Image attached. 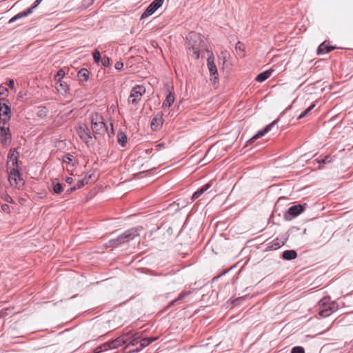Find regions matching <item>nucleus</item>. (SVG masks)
<instances>
[{
  "label": "nucleus",
  "mask_w": 353,
  "mask_h": 353,
  "mask_svg": "<svg viewBox=\"0 0 353 353\" xmlns=\"http://www.w3.org/2000/svg\"><path fill=\"white\" fill-rule=\"evenodd\" d=\"M203 43V41L201 37L196 33L191 32L186 37L187 52L192 59L197 60L199 59L200 50Z\"/></svg>",
  "instance_id": "f257e3e1"
},
{
  "label": "nucleus",
  "mask_w": 353,
  "mask_h": 353,
  "mask_svg": "<svg viewBox=\"0 0 353 353\" xmlns=\"http://www.w3.org/2000/svg\"><path fill=\"white\" fill-rule=\"evenodd\" d=\"M139 235L137 229L131 228L125 231L115 239H110L109 246L118 247L122 244L130 242Z\"/></svg>",
  "instance_id": "f03ea898"
},
{
  "label": "nucleus",
  "mask_w": 353,
  "mask_h": 353,
  "mask_svg": "<svg viewBox=\"0 0 353 353\" xmlns=\"http://www.w3.org/2000/svg\"><path fill=\"white\" fill-rule=\"evenodd\" d=\"M92 130L96 134H103L108 130V125L104 122L103 117L99 113L91 116Z\"/></svg>",
  "instance_id": "7ed1b4c3"
},
{
  "label": "nucleus",
  "mask_w": 353,
  "mask_h": 353,
  "mask_svg": "<svg viewBox=\"0 0 353 353\" xmlns=\"http://www.w3.org/2000/svg\"><path fill=\"white\" fill-rule=\"evenodd\" d=\"M8 181L10 185L14 186L17 189H21L25 184V181L21 177V174L18 168L10 169Z\"/></svg>",
  "instance_id": "20e7f679"
},
{
  "label": "nucleus",
  "mask_w": 353,
  "mask_h": 353,
  "mask_svg": "<svg viewBox=\"0 0 353 353\" xmlns=\"http://www.w3.org/2000/svg\"><path fill=\"white\" fill-rule=\"evenodd\" d=\"M336 310L335 303H328L326 299H323L319 301V314L322 317L330 316L334 311Z\"/></svg>",
  "instance_id": "39448f33"
},
{
  "label": "nucleus",
  "mask_w": 353,
  "mask_h": 353,
  "mask_svg": "<svg viewBox=\"0 0 353 353\" xmlns=\"http://www.w3.org/2000/svg\"><path fill=\"white\" fill-rule=\"evenodd\" d=\"M145 93V88L143 85H136L134 86L128 98V103L132 105H137L141 101L142 96Z\"/></svg>",
  "instance_id": "423d86ee"
},
{
  "label": "nucleus",
  "mask_w": 353,
  "mask_h": 353,
  "mask_svg": "<svg viewBox=\"0 0 353 353\" xmlns=\"http://www.w3.org/2000/svg\"><path fill=\"white\" fill-rule=\"evenodd\" d=\"M164 0H154L141 14V19H145L154 13L163 3Z\"/></svg>",
  "instance_id": "0eeeda50"
},
{
  "label": "nucleus",
  "mask_w": 353,
  "mask_h": 353,
  "mask_svg": "<svg viewBox=\"0 0 353 353\" xmlns=\"http://www.w3.org/2000/svg\"><path fill=\"white\" fill-rule=\"evenodd\" d=\"M11 111L10 107L0 101V123L5 125L10 119Z\"/></svg>",
  "instance_id": "6e6552de"
},
{
  "label": "nucleus",
  "mask_w": 353,
  "mask_h": 353,
  "mask_svg": "<svg viewBox=\"0 0 353 353\" xmlns=\"http://www.w3.org/2000/svg\"><path fill=\"white\" fill-rule=\"evenodd\" d=\"M10 141L11 134L9 128L5 125L0 126V143L4 146H8Z\"/></svg>",
  "instance_id": "1a4fd4ad"
},
{
  "label": "nucleus",
  "mask_w": 353,
  "mask_h": 353,
  "mask_svg": "<svg viewBox=\"0 0 353 353\" xmlns=\"http://www.w3.org/2000/svg\"><path fill=\"white\" fill-rule=\"evenodd\" d=\"M207 65L210 71V76L212 77L211 81L213 83H216L218 81L217 68L214 61V57H210L207 59Z\"/></svg>",
  "instance_id": "9d476101"
},
{
  "label": "nucleus",
  "mask_w": 353,
  "mask_h": 353,
  "mask_svg": "<svg viewBox=\"0 0 353 353\" xmlns=\"http://www.w3.org/2000/svg\"><path fill=\"white\" fill-rule=\"evenodd\" d=\"M78 134L80 139L87 145H88L90 139H92V137L91 135V132L88 126H80L77 130Z\"/></svg>",
  "instance_id": "9b49d317"
},
{
  "label": "nucleus",
  "mask_w": 353,
  "mask_h": 353,
  "mask_svg": "<svg viewBox=\"0 0 353 353\" xmlns=\"http://www.w3.org/2000/svg\"><path fill=\"white\" fill-rule=\"evenodd\" d=\"M305 206L306 203L292 205L288 208L287 214L292 217H296L305 210Z\"/></svg>",
  "instance_id": "f8f14e48"
},
{
  "label": "nucleus",
  "mask_w": 353,
  "mask_h": 353,
  "mask_svg": "<svg viewBox=\"0 0 353 353\" xmlns=\"http://www.w3.org/2000/svg\"><path fill=\"white\" fill-rule=\"evenodd\" d=\"M55 88L63 96H67L70 93L69 85L63 80L55 82Z\"/></svg>",
  "instance_id": "ddd939ff"
},
{
  "label": "nucleus",
  "mask_w": 353,
  "mask_h": 353,
  "mask_svg": "<svg viewBox=\"0 0 353 353\" xmlns=\"http://www.w3.org/2000/svg\"><path fill=\"white\" fill-rule=\"evenodd\" d=\"M278 122V119L272 121L271 123L267 125L263 130H259L254 136H253L248 142L252 143L254 140L262 137L266 133L270 132L273 126Z\"/></svg>",
  "instance_id": "4468645a"
},
{
  "label": "nucleus",
  "mask_w": 353,
  "mask_h": 353,
  "mask_svg": "<svg viewBox=\"0 0 353 353\" xmlns=\"http://www.w3.org/2000/svg\"><path fill=\"white\" fill-rule=\"evenodd\" d=\"M212 181L208 182L203 186H202L201 188L198 189L192 196V200H196L198 199L201 194H203L204 192H205L208 190H209L212 186Z\"/></svg>",
  "instance_id": "2eb2a0df"
},
{
  "label": "nucleus",
  "mask_w": 353,
  "mask_h": 353,
  "mask_svg": "<svg viewBox=\"0 0 353 353\" xmlns=\"http://www.w3.org/2000/svg\"><path fill=\"white\" fill-rule=\"evenodd\" d=\"M284 244V241L276 238L268 244L267 250H276L282 247Z\"/></svg>",
  "instance_id": "dca6fc26"
},
{
  "label": "nucleus",
  "mask_w": 353,
  "mask_h": 353,
  "mask_svg": "<svg viewBox=\"0 0 353 353\" xmlns=\"http://www.w3.org/2000/svg\"><path fill=\"white\" fill-rule=\"evenodd\" d=\"M175 98L174 96V93L172 92V91L169 90L168 94L166 96L165 99L163 102L162 108H166L170 107L173 103L174 102Z\"/></svg>",
  "instance_id": "f3484780"
},
{
  "label": "nucleus",
  "mask_w": 353,
  "mask_h": 353,
  "mask_svg": "<svg viewBox=\"0 0 353 353\" xmlns=\"http://www.w3.org/2000/svg\"><path fill=\"white\" fill-rule=\"evenodd\" d=\"M157 339V337H148V338H143L140 341V347L137 348L135 350H133V352H139L140 350L143 349V347L148 346L153 341H156Z\"/></svg>",
  "instance_id": "a211bd4d"
},
{
  "label": "nucleus",
  "mask_w": 353,
  "mask_h": 353,
  "mask_svg": "<svg viewBox=\"0 0 353 353\" xmlns=\"http://www.w3.org/2000/svg\"><path fill=\"white\" fill-rule=\"evenodd\" d=\"M297 257V253L294 250H288L283 252L282 258L287 261L295 259Z\"/></svg>",
  "instance_id": "6ab92c4d"
},
{
  "label": "nucleus",
  "mask_w": 353,
  "mask_h": 353,
  "mask_svg": "<svg viewBox=\"0 0 353 353\" xmlns=\"http://www.w3.org/2000/svg\"><path fill=\"white\" fill-rule=\"evenodd\" d=\"M117 139L118 143L121 147L123 148L126 145L128 138H127L126 134L122 130H119L117 132Z\"/></svg>",
  "instance_id": "aec40b11"
},
{
  "label": "nucleus",
  "mask_w": 353,
  "mask_h": 353,
  "mask_svg": "<svg viewBox=\"0 0 353 353\" xmlns=\"http://www.w3.org/2000/svg\"><path fill=\"white\" fill-rule=\"evenodd\" d=\"M90 72L86 68H81L77 73L80 81L86 82L89 79Z\"/></svg>",
  "instance_id": "412c9836"
},
{
  "label": "nucleus",
  "mask_w": 353,
  "mask_h": 353,
  "mask_svg": "<svg viewBox=\"0 0 353 353\" xmlns=\"http://www.w3.org/2000/svg\"><path fill=\"white\" fill-rule=\"evenodd\" d=\"M272 72V70H270L263 71L256 76L255 80L258 82H263L270 77Z\"/></svg>",
  "instance_id": "4be33fe9"
},
{
  "label": "nucleus",
  "mask_w": 353,
  "mask_h": 353,
  "mask_svg": "<svg viewBox=\"0 0 353 353\" xmlns=\"http://www.w3.org/2000/svg\"><path fill=\"white\" fill-rule=\"evenodd\" d=\"M335 48L332 46H325V43H322L319 45L317 49V54H324L326 53L330 52L332 50H334Z\"/></svg>",
  "instance_id": "5701e85b"
},
{
  "label": "nucleus",
  "mask_w": 353,
  "mask_h": 353,
  "mask_svg": "<svg viewBox=\"0 0 353 353\" xmlns=\"http://www.w3.org/2000/svg\"><path fill=\"white\" fill-rule=\"evenodd\" d=\"M151 127L152 129H157L158 127L162 125L163 124V118L162 115H156L154 117L151 121Z\"/></svg>",
  "instance_id": "b1692460"
},
{
  "label": "nucleus",
  "mask_w": 353,
  "mask_h": 353,
  "mask_svg": "<svg viewBox=\"0 0 353 353\" xmlns=\"http://www.w3.org/2000/svg\"><path fill=\"white\" fill-rule=\"evenodd\" d=\"M235 50L239 57L243 58L245 57V46L243 43L238 41L235 46Z\"/></svg>",
  "instance_id": "393cba45"
},
{
  "label": "nucleus",
  "mask_w": 353,
  "mask_h": 353,
  "mask_svg": "<svg viewBox=\"0 0 353 353\" xmlns=\"http://www.w3.org/2000/svg\"><path fill=\"white\" fill-rule=\"evenodd\" d=\"M29 14H30V10H25L23 12H21L17 14L16 15H14L13 17H12L9 20V23H12L16 21L17 20H18L19 19H21L23 17L28 16Z\"/></svg>",
  "instance_id": "a878e982"
},
{
  "label": "nucleus",
  "mask_w": 353,
  "mask_h": 353,
  "mask_svg": "<svg viewBox=\"0 0 353 353\" xmlns=\"http://www.w3.org/2000/svg\"><path fill=\"white\" fill-rule=\"evenodd\" d=\"M190 294V291H183L179 295V296L175 299L174 300L172 301L168 305V307H170L171 306H172L174 304H175L176 303L179 302V301H181L183 300V299H185L186 296H188L189 294Z\"/></svg>",
  "instance_id": "bb28decb"
},
{
  "label": "nucleus",
  "mask_w": 353,
  "mask_h": 353,
  "mask_svg": "<svg viewBox=\"0 0 353 353\" xmlns=\"http://www.w3.org/2000/svg\"><path fill=\"white\" fill-rule=\"evenodd\" d=\"M317 163L319 164V168H323L322 164L330 163L333 161V158L330 155H327L324 158L319 159H316Z\"/></svg>",
  "instance_id": "cd10ccee"
},
{
  "label": "nucleus",
  "mask_w": 353,
  "mask_h": 353,
  "mask_svg": "<svg viewBox=\"0 0 353 353\" xmlns=\"http://www.w3.org/2000/svg\"><path fill=\"white\" fill-rule=\"evenodd\" d=\"M123 345H124V341H123V338H120V336L110 341V345L112 346V350L117 349Z\"/></svg>",
  "instance_id": "c85d7f7f"
},
{
  "label": "nucleus",
  "mask_w": 353,
  "mask_h": 353,
  "mask_svg": "<svg viewBox=\"0 0 353 353\" xmlns=\"http://www.w3.org/2000/svg\"><path fill=\"white\" fill-rule=\"evenodd\" d=\"M65 75V72L63 70V69L61 68V69L59 70L58 72H57V74L54 75V81L55 82L62 81L63 79L64 78Z\"/></svg>",
  "instance_id": "c756f323"
},
{
  "label": "nucleus",
  "mask_w": 353,
  "mask_h": 353,
  "mask_svg": "<svg viewBox=\"0 0 353 353\" xmlns=\"http://www.w3.org/2000/svg\"><path fill=\"white\" fill-rule=\"evenodd\" d=\"M16 156L19 157V153L17 151V150L15 148L10 149L8 154V161L7 163V165H9L10 161H12L14 158H15Z\"/></svg>",
  "instance_id": "7c9ffc66"
},
{
  "label": "nucleus",
  "mask_w": 353,
  "mask_h": 353,
  "mask_svg": "<svg viewBox=\"0 0 353 353\" xmlns=\"http://www.w3.org/2000/svg\"><path fill=\"white\" fill-rule=\"evenodd\" d=\"M315 107V104H312L310 106H309L306 110H305L298 117L297 119H301L302 118L307 116L311 110Z\"/></svg>",
  "instance_id": "2f4dec72"
},
{
  "label": "nucleus",
  "mask_w": 353,
  "mask_h": 353,
  "mask_svg": "<svg viewBox=\"0 0 353 353\" xmlns=\"http://www.w3.org/2000/svg\"><path fill=\"white\" fill-rule=\"evenodd\" d=\"M63 190L62 185L60 183L52 182V190L55 194H59Z\"/></svg>",
  "instance_id": "473e14b6"
},
{
  "label": "nucleus",
  "mask_w": 353,
  "mask_h": 353,
  "mask_svg": "<svg viewBox=\"0 0 353 353\" xmlns=\"http://www.w3.org/2000/svg\"><path fill=\"white\" fill-rule=\"evenodd\" d=\"M133 337V334L131 332H128L121 336L120 338H123V341H124V344L128 345V342L130 341L131 338Z\"/></svg>",
  "instance_id": "72a5a7b5"
},
{
  "label": "nucleus",
  "mask_w": 353,
  "mask_h": 353,
  "mask_svg": "<svg viewBox=\"0 0 353 353\" xmlns=\"http://www.w3.org/2000/svg\"><path fill=\"white\" fill-rule=\"evenodd\" d=\"M92 56L94 62L99 63L101 59L100 52L97 49H95L92 53Z\"/></svg>",
  "instance_id": "f704fd0d"
},
{
  "label": "nucleus",
  "mask_w": 353,
  "mask_h": 353,
  "mask_svg": "<svg viewBox=\"0 0 353 353\" xmlns=\"http://www.w3.org/2000/svg\"><path fill=\"white\" fill-rule=\"evenodd\" d=\"M291 353H305V350L301 346H295L292 347Z\"/></svg>",
  "instance_id": "c9c22d12"
},
{
  "label": "nucleus",
  "mask_w": 353,
  "mask_h": 353,
  "mask_svg": "<svg viewBox=\"0 0 353 353\" xmlns=\"http://www.w3.org/2000/svg\"><path fill=\"white\" fill-rule=\"evenodd\" d=\"M1 198L6 202L8 203H14V201L13 199H12V197L8 194L7 193H4L2 194L1 196Z\"/></svg>",
  "instance_id": "e433bc0d"
},
{
  "label": "nucleus",
  "mask_w": 353,
  "mask_h": 353,
  "mask_svg": "<svg viewBox=\"0 0 353 353\" xmlns=\"http://www.w3.org/2000/svg\"><path fill=\"white\" fill-rule=\"evenodd\" d=\"M138 339L136 338H131L130 341L128 342V345H126L125 348L130 347V346H134L139 343Z\"/></svg>",
  "instance_id": "4c0bfd02"
},
{
  "label": "nucleus",
  "mask_w": 353,
  "mask_h": 353,
  "mask_svg": "<svg viewBox=\"0 0 353 353\" xmlns=\"http://www.w3.org/2000/svg\"><path fill=\"white\" fill-rule=\"evenodd\" d=\"M102 65L104 67H108L110 65V59L108 57L104 56L101 59Z\"/></svg>",
  "instance_id": "58836bf2"
},
{
  "label": "nucleus",
  "mask_w": 353,
  "mask_h": 353,
  "mask_svg": "<svg viewBox=\"0 0 353 353\" xmlns=\"http://www.w3.org/2000/svg\"><path fill=\"white\" fill-rule=\"evenodd\" d=\"M85 185L84 179H81L77 181V183L74 185L75 188L77 189L81 188Z\"/></svg>",
  "instance_id": "ea45409f"
},
{
  "label": "nucleus",
  "mask_w": 353,
  "mask_h": 353,
  "mask_svg": "<svg viewBox=\"0 0 353 353\" xmlns=\"http://www.w3.org/2000/svg\"><path fill=\"white\" fill-rule=\"evenodd\" d=\"M110 128L108 127V130H105V132L108 133V136L110 137L112 135L114 134V128H113V124L112 123H110Z\"/></svg>",
  "instance_id": "a19ab883"
},
{
  "label": "nucleus",
  "mask_w": 353,
  "mask_h": 353,
  "mask_svg": "<svg viewBox=\"0 0 353 353\" xmlns=\"http://www.w3.org/2000/svg\"><path fill=\"white\" fill-rule=\"evenodd\" d=\"M104 351L108 350H112V346L110 345V341L106 342L101 345Z\"/></svg>",
  "instance_id": "79ce46f5"
},
{
  "label": "nucleus",
  "mask_w": 353,
  "mask_h": 353,
  "mask_svg": "<svg viewBox=\"0 0 353 353\" xmlns=\"http://www.w3.org/2000/svg\"><path fill=\"white\" fill-rule=\"evenodd\" d=\"M11 161H12V165L13 166L12 168H18V167H19L18 157L16 156L15 158H14Z\"/></svg>",
  "instance_id": "37998d69"
},
{
  "label": "nucleus",
  "mask_w": 353,
  "mask_h": 353,
  "mask_svg": "<svg viewBox=\"0 0 353 353\" xmlns=\"http://www.w3.org/2000/svg\"><path fill=\"white\" fill-rule=\"evenodd\" d=\"M123 67V63L121 61H117L116 62L115 65H114V68L115 69L118 70H121Z\"/></svg>",
  "instance_id": "c03bdc74"
},
{
  "label": "nucleus",
  "mask_w": 353,
  "mask_h": 353,
  "mask_svg": "<svg viewBox=\"0 0 353 353\" xmlns=\"http://www.w3.org/2000/svg\"><path fill=\"white\" fill-rule=\"evenodd\" d=\"M37 115L40 117H42L43 116H46V108L45 107H43L42 110H39L38 112V114Z\"/></svg>",
  "instance_id": "a18cd8bd"
},
{
  "label": "nucleus",
  "mask_w": 353,
  "mask_h": 353,
  "mask_svg": "<svg viewBox=\"0 0 353 353\" xmlns=\"http://www.w3.org/2000/svg\"><path fill=\"white\" fill-rule=\"evenodd\" d=\"M8 89L5 87H0V96H4L8 92Z\"/></svg>",
  "instance_id": "49530a36"
},
{
  "label": "nucleus",
  "mask_w": 353,
  "mask_h": 353,
  "mask_svg": "<svg viewBox=\"0 0 353 353\" xmlns=\"http://www.w3.org/2000/svg\"><path fill=\"white\" fill-rule=\"evenodd\" d=\"M7 84L11 89H13L14 87V81L13 79H9Z\"/></svg>",
  "instance_id": "de8ad7c7"
},
{
  "label": "nucleus",
  "mask_w": 353,
  "mask_h": 353,
  "mask_svg": "<svg viewBox=\"0 0 353 353\" xmlns=\"http://www.w3.org/2000/svg\"><path fill=\"white\" fill-rule=\"evenodd\" d=\"M102 352H104V350L101 345L96 347L94 350V353H101Z\"/></svg>",
  "instance_id": "09e8293b"
},
{
  "label": "nucleus",
  "mask_w": 353,
  "mask_h": 353,
  "mask_svg": "<svg viewBox=\"0 0 353 353\" xmlns=\"http://www.w3.org/2000/svg\"><path fill=\"white\" fill-rule=\"evenodd\" d=\"M38 6L37 4H36V3H33L32 6L29 8L28 9H27V10H30V14L32 13L33 10Z\"/></svg>",
  "instance_id": "8fccbe9b"
},
{
  "label": "nucleus",
  "mask_w": 353,
  "mask_h": 353,
  "mask_svg": "<svg viewBox=\"0 0 353 353\" xmlns=\"http://www.w3.org/2000/svg\"><path fill=\"white\" fill-rule=\"evenodd\" d=\"M77 190V188H75V186L74 185L73 187L72 188H68L67 190H66V193L67 194H70L72 191Z\"/></svg>",
  "instance_id": "3c124183"
},
{
  "label": "nucleus",
  "mask_w": 353,
  "mask_h": 353,
  "mask_svg": "<svg viewBox=\"0 0 353 353\" xmlns=\"http://www.w3.org/2000/svg\"><path fill=\"white\" fill-rule=\"evenodd\" d=\"M65 182L68 184H71L73 182V179L72 177H67Z\"/></svg>",
  "instance_id": "603ef678"
},
{
  "label": "nucleus",
  "mask_w": 353,
  "mask_h": 353,
  "mask_svg": "<svg viewBox=\"0 0 353 353\" xmlns=\"http://www.w3.org/2000/svg\"><path fill=\"white\" fill-rule=\"evenodd\" d=\"M65 159H64V160H63V161H65V162H66L67 161H71V160H72L71 157H70V155H69V154H67L66 156H65Z\"/></svg>",
  "instance_id": "864d4df0"
},
{
  "label": "nucleus",
  "mask_w": 353,
  "mask_h": 353,
  "mask_svg": "<svg viewBox=\"0 0 353 353\" xmlns=\"http://www.w3.org/2000/svg\"><path fill=\"white\" fill-rule=\"evenodd\" d=\"M290 108V106H289V107H288L285 110H283V111L281 113V115H283V114L285 113V112H286L288 110H289Z\"/></svg>",
  "instance_id": "5fc2aeb1"
},
{
  "label": "nucleus",
  "mask_w": 353,
  "mask_h": 353,
  "mask_svg": "<svg viewBox=\"0 0 353 353\" xmlns=\"http://www.w3.org/2000/svg\"><path fill=\"white\" fill-rule=\"evenodd\" d=\"M43 0H35L34 3L37 4L38 6L41 3Z\"/></svg>",
  "instance_id": "6e6d98bb"
},
{
  "label": "nucleus",
  "mask_w": 353,
  "mask_h": 353,
  "mask_svg": "<svg viewBox=\"0 0 353 353\" xmlns=\"http://www.w3.org/2000/svg\"><path fill=\"white\" fill-rule=\"evenodd\" d=\"M2 208H3V210H5L6 208H8V205H6V204L3 205H2Z\"/></svg>",
  "instance_id": "4d7b16f0"
}]
</instances>
